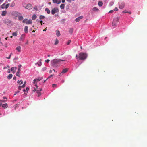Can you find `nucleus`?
<instances>
[{
    "label": "nucleus",
    "mask_w": 147,
    "mask_h": 147,
    "mask_svg": "<svg viewBox=\"0 0 147 147\" xmlns=\"http://www.w3.org/2000/svg\"><path fill=\"white\" fill-rule=\"evenodd\" d=\"M65 61V60H61L59 59H54L51 61V66L54 67H57L59 66L60 65V62L61 61Z\"/></svg>",
    "instance_id": "obj_1"
},
{
    "label": "nucleus",
    "mask_w": 147,
    "mask_h": 147,
    "mask_svg": "<svg viewBox=\"0 0 147 147\" xmlns=\"http://www.w3.org/2000/svg\"><path fill=\"white\" fill-rule=\"evenodd\" d=\"M76 57L77 59H79V60H84L87 58V55L86 53L81 52L79 53L78 55H76Z\"/></svg>",
    "instance_id": "obj_2"
},
{
    "label": "nucleus",
    "mask_w": 147,
    "mask_h": 147,
    "mask_svg": "<svg viewBox=\"0 0 147 147\" xmlns=\"http://www.w3.org/2000/svg\"><path fill=\"white\" fill-rule=\"evenodd\" d=\"M120 19V17H116L115 18L113 21L112 22V25L114 26H116L117 23L119 22Z\"/></svg>",
    "instance_id": "obj_3"
},
{
    "label": "nucleus",
    "mask_w": 147,
    "mask_h": 147,
    "mask_svg": "<svg viewBox=\"0 0 147 147\" xmlns=\"http://www.w3.org/2000/svg\"><path fill=\"white\" fill-rule=\"evenodd\" d=\"M32 20L31 19L28 20L27 19H25L23 20V22L26 24H31L32 23Z\"/></svg>",
    "instance_id": "obj_4"
},
{
    "label": "nucleus",
    "mask_w": 147,
    "mask_h": 147,
    "mask_svg": "<svg viewBox=\"0 0 147 147\" xmlns=\"http://www.w3.org/2000/svg\"><path fill=\"white\" fill-rule=\"evenodd\" d=\"M35 86H36V88H34L35 91H36L37 93H40V92L42 90V89L40 88L39 90H38V87L37 86L36 84H35Z\"/></svg>",
    "instance_id": "obj_5"
},
{
    "label": "nucleus",
    "mask_w": 147,
    "mask_h": 147,
    "mask_svg": "<svg viewBox=\"0 0 147 147\" xmlns=\"http://www.w3.org/2000/svg\"><path fill=\"white\" fill-rule=\"evenodd\" d=\"M58 12V9H57L55 8H53L51 11V13L52 15H54L56 12Z\"/></svg>",
    "instance_id": "obj_6"
},
{
    "label": "nucleus",
    "mask_w": 147,
    "mask_h": 147,
    "mask_svg": "<svg viewBox=\"0 0 147 147\" xmlns=\"http://www.w3.org/2000/svg\"><path fill=\"white\" fill-rule=\"evenodd\" d=\"M32 6L30 4H28L26 6V8L28 9H31L32 8Z\"/></svg>",
    "instance_id": "obj_7"
},
{
    "label": "nucleus",
    "mask_w": 147,
    "mask_h": 147,
    "mask_svg": "<svg viewBox=\"0 0 147 147\" xmlns=\"http://www.w3.org/2000/svg\"><path fill=\"white\" fill-rule=\"evenodd\" d=\"M83 17L82 16H81L78 17L75 20V21H76V22H79L81 19L83 18Z\"/></svg>",
    "instance_id": "obj_8"
},
{
    "label": "nucleus",
    "mask_w": 147,
    "mask_h": 147,
    "mask_svg": "<svg viewBox=\"0 0 147 147\" xmlns=\"http://www.w3.org/2000/svg\"><path fill=\"white\" fill-rule=\"evenodd\" d=\"M42 78H43L42 77H41V78H36V79H34V84L35 85V84H36V81H39L40 80H41L42 79Z\"/></svg>",
    "instance_id": "obj_9"
},
{
    "label": "nucleus",
    "mask_w": 147,
    "mask_h": 147,
    "mask_svg": "<svg viewBox=\"0 0 147 147\" xmlns=\"http://www.w3.org/2000/svg\"><path fill=\"white\" fill-rule=\"evenodd\" d=\"M54 3L59 4L61 3V0H52Z\"/></svg>",
    "instance_id": "obj_10"
},
{
    "label": "nucleus",
    "mask_w": 147,
    "mask_h": 147,
    "mask_svg": "<svg viewBox=\"0 0 147 147\" xmlns=\"http://www.w3.org/2000/svg\"><path fill=\"white\" fill-rule=\"evenodd\" d=\"M68 69L67 68H65L63 69V70L61 72L60 74L59 75V76L61 75V74H64L66 73L68 71Z\"/></svg>",
    "instance_id": "obj_11"
},
{
    "label": "nucleus",
    "mask_w": 147,
    "mask_h": 147,
    "mask_svg": "<svg viewBox=\"0 0 147 147\" xmlns=\"http://www.w3.org/2000/svg\"><path fill=\"white\" fill-rule=\"evenodd\" d=\"M124 2H122L119 5V8L121 9L124 8Z\"/></svg>",
    "instance_id": "obj_12"
},
{
    "label": "nucleus",
    "mask_w": 147,
    "mask_h": 147,
    "mask_svg": "<svg viewBox=\"0 0 147 147\" xmlns=\"http://www.w3.org/2000/svg\"><path fill=\"white\" fill-rule=\"evenodd\" d=\"M17 67H12L11 68V71L13 73H14L16 72V71L17 69Z\"/></svg>",
    "instance_id": "obj_13"
},
{
    "label": "nucleus",
    "mask_w": 147,
    "mask_h": 147,
    "mask_svg": "<svg viewBox=\"0 0 147 147\" xmlns=\"http://www.w3.org/2000/svg\"><path fill=\"white\" fill-rule=\"evenodd\" d=\"M25 36V34H22L20 37V41H23V40Z\"/></svg>",
    "instance_id": "obj_14"
},
{
    "label": "nucleus",
    "mask_w": 147,
    "mask_h": 147,
    "mask_svg": "<svg viewBox=\"0 0 147 147\" xmlns=\"http://www.w3.org/2000/svg\"><path fill=\"white\" fill-rule=\"evenodd\" d=\"M28 26H25L24 28V31L25 33H27L28 32Z\"/></svg>",
    "instance_id": "obj_15"
},
{
    "label": "nucleus",
    "mask_w": 147,
    "mask_h": 147,
    "mask_svg": "<svg viewBox=\"0 0 147 147\" xmlns=\"http://www.w3.org/2000/svg\"><path fill=\"white\" fill-rule=\"evenodd\" d=\"M7 13V11H3L1 13V15L2 16H5Z\"/></svg>",
    "instance_id": "obj_16"
},
{
    "label": "nucleus",
    "mask_w": 147,
    "mask_h": 147,
    "mask_svg": "<svg viewBox=\"0 0 147 147\" xmlns=\"http://www.w3.org/2000/svg\"><path fill=\"white\" fill-rule=\"evenodd\" d=\"M56 35L58 37L59 36L61 35V34L60 31L59 30H56Z\"/></svg>",
    "instance_id": "obj_17"
},
{
    "label": "nucleus",
    "mask_w": 147,
    "mask_h": 147,
    "mask_svg": "<svg viewBox=\"0 0 147 147\" xmlns=\"http://www.w3.org/2000/svg\"><path fill=\"white\" fill-rule=\"evenodd\" d=\"M17 83L18 84H19L20 85L22 84L23 83V80H20V81L18 80L17 82Z\"/></svg>",
    "instance_id": "obj_18"
},
{
    "label": "nucleus",
    "mask_w": 147,
    "mask_h": 147,
    "mask_svg": "<svg viewBox=\"0 0 147 147\" xmlns=\"http://www.w3.org/2000/svg\"><path fill=\"white\" fill-rule=\"evenodd\" d=\"M2 107L4 108H7L8 107V105L7 103L3 104L2 105Z\"/></svg>",
    "instance_id": "obj_19"
},
{
    "label": "nucleus",
    "mask_w": 147,
    "mask_h": 147,
    "mask_svg": "<svg viewBox=\"0 0 147 147\" xmlns=\"http://www.w3.org/2000/svg\"><path fill=\"white\" fill-rule=\"evenodd\" d=\"M37 64H38V65L39 66H40L42 65L41 60V59L40 60L38 61V62L37 63Z\"/></svg>",
    "instance_id": "obj_20"
},
{
    "label": "nucleus",
    "mask_w": 147,
    "mask_h": 147,
    "mask_svg": "<svg viewBox=\"0 0 147 147\" xmlns=\"http://www.w3.org/2000/svg\"><path fill=\"white\" fill-rule=\"evenodd\" d=\"M13 75L12 74H10L7 76V78L9 79H11Z\"/></svg>",
    "instance_id": "obj_21"
},
{
    "label": "nucleus",
    "mask_w": 147,
    "mask_h": 147,
    "mask_svg": "<svg viewBox=\"0 0 147 147\" xmlns=\"http://www.w3.org/2000/svg\"><path fill=\"white\" fill-rule=\"evenodd\" d=\"M37 18L36 15L35 14H34L32 15V19L33 20H35Z\"/></svg>",
    "instance_id": "obj_22"
},
{
    "label": "nucleus",
    "mask_w": 147,
    "mask_h": 147,
    "mask_svg": "<svg viewBox=\"0 0 147 147\" xmlns=\"http://www.w3.org/2000/svg\"><path fill=\"white\" fill-rule=\"evenodd\" d=\"M45 11L47 12V13L50 14V11L48 8H46L45 9Z\"/></svg>",
    "instance_id": "obj_23"
},
{
    "label": "nucleus",
    "mask_w": 147,
    "mask_h": 147,
    "mask_svg": "<svg viewBox=\"0 0 147 147\" xmlns=\"http://www.w3.org/2000/svg\"><path fill=\"white\" fill-rule=\"evenodd\" d=\"M16 50H18L19 52L21 51V47L20 46H18L16 48Z\"/></svg>",
    "instance_id": "obj_24"
},
{
    "label": "nucleus",
    "mask_w": 147,
    "mask_h": 147,
    "mask_svg": "<svg viewBox=\"0 0 147 147\" xmlns=\"http://www.w3.org/2000/svg\"><path fill=\"white\" fill-rule=\"evenodd\" d=\"M65 5L64 4H61L60 6V7L61 9H64L65 8Z\"/></svg>",
    "instance_id": "obj_25"
},
{
    "label": "nucleus",
    "mask_w": 147,
    "mask_h": 147,
    "mask_svg": "<svg viewBox=\"0 0 147 147\" xmlns=\"http://www.w3.org/2000/svg\"><path fill=\"white\" fill-rule=\"evenodd\" d=\"M103 5V3L102 1H99L98 3V5L100 6H102Z\"/></svg>",
    "instance_id": "obj_26"
},
{
    "label": "nucleus",
    "mask_w": 147,
    "mask_h": 147,
    "mask_svg": "<svg viewBox=\"0 0 147 147\" xmlns=\"http://www.w3.org/2000/svg\"><path fill=\"white\" fill-rule=\"evenodd\" d=\"M69 32L70 33L72 34L73 32V29L72 28H70Z\"/></svg>",
    "instance_id": "obj_27"
},
{
    "label": "nucleus",
    "mask_w": 147,
    "mask_h": 147,
    "mask_svg": "<svg viewBox=\"0 0 147 147\" xmlns=\"http://www.w3.org/2000/svg\"><path fill=\"white\" fill-rule=\"evenodd\" d=\"M23 18V17L22 16H19L18 17V19L20 20H22Z\"/></svg>",
    "instance_id": "obj_28"
},
{
    "label": "nucleus",
    "mask_w": 147,
    "mask_h": 147,
    "mask_svg": "<svg viewBox=\"0 0 147 147\" xmlns=\"http://www.w3.org/2000/svg\"><path fill=\"white\" fill-rule=\"evenodd\" d=\"M15 3L14 2H13L11 4V6L13 7L15 6Z\"/></svg>",
    "instance_id": "obj_29"
},
{
    "label": "nucleus",
    "mask_w": 147,
    "mask_h": 147,
    "mask_svg": "<svg viewBox=\"0 0 147 147\" xmlns=\"http://www.w3.org/2000/svg\"><path fill=\"white\" fill-rule=\"evenodd\" d=\"M58 42H59L58 40L57 39H56L55 40V43L54 44L55 45H57L58 43Z\"/></svg>",
    "instance_id": "obj_30"
},
{
    "label": "nucleus",
    "mask_w": 147,
    "mask_h": 147,
    "mask_svg": "<svg viewBox=\"0 0 147 147\" xmlns=\"http://www.w3.org/2000/svg\"><path fill=\"white\" fill-rule=\"evenodd\" d=\"M45 18V16H44L41 15L40 16L39 18L40 19H43Z\"/></svg>",
    "instance_id": "obj_31"
},
{
    "label": "nucleus",
    "mask_w": 147,
    "mask_h": 147,
    "mask_svg": "<svg viewBox=\"0 0 147 147\" xmlns=\"http://www.w3.org/2000/svg\"><path fill=\"white\" fill-rule=\"evenodd\" d=\"M93 9L94 11H97L98 10V9L96 7H94Z\"/></svg>",
    "instance_id": "obj_32"
},
{
    "label": "nucleus",
    "mask_w": 147,
    "mask_h": 147,
    "mask_svg": "<svg viewBox=\"0 0 147 147\" xmlns=\"http://www.w3.org/2000/svg\"><path fill=\"white\" fill-rule=\"evenodd\" d=\"M17 32H13L12 33V35L13 36H16L17 35Z\"/></svg>",
    "instance_id": "obj_33"
},
{
    "label": "nucleus",
    "mask_w": 147,
    "mask_h": 147,
    "mask_svg": "<svg viewBox=\"0 0 147 147\" xmlns=\"http://www.w3.org/2000/svg\"><path fill=\"white\" fill-rule=\"evenodd\" d=\"M9 3H8V4H6L5 5V8L6 9H7L8 7H9Z\"/></svg>",
    "instance_id": "obj_34"
},
{
    "label": "nucleus",
    "mask_w": 147,
    "mask_h": 147,
    "mask_svg": "<svg viewBox=\"0 0 147 147\" xmlns=\"http://www.w3.org/2000/svg\"><path fill=\"white\" fill-rule=\"evenodd\" d=\"M12 54V53H11L10 55H9V56L8 57H6V58L8 59H9L11 57V55Z\"/></svg>",
    "instance_id": "obj_35"
},
{
    "label": "nucleus",
    "mask_w": 147,
    "mask_h": 147,
    "mask_svg": "<svg viewBox=\"0 0 147 147\" xmlns=\"http://www.w3.org/2000/svg\"><path fill=\"white\" fill-rule=\"evenodd\" d=\"M52 87H57V85L55 84H53L52 85Z\"/></svg>",
    "instance_id": "obj_36"
},
{
    "label": "nucleus",
    "mask_w": 147,
    "mask_h": 147,
    "mask_svg": "<svg viewBox=\"0 0 147 147\" xmlns=\"http://www.w3.org/2000/svg\"><path fill=\"white\" fill-rule=\"evenodd\" d=\"M71 42V40H69L67 42V45H69V44Z\"/></svg>",
    "instance_id": "obj_37"
},
{
    "label": "nucleus",
    "mask_w": 147,
    "mask_h": 147,
    "mask_svg": "<svg viewBox=\"0 0 147 147\" xmlns=\"http://www.w3.org/2000/svg\"><path fill=\"white\" fill-rule=\"evenodd\" d=\"M5 3H4L3 4L1 5V8H2V9H4V6H5Z\"/></svg>",
    "instance_id": "obj_38"
},
{
    "label": "nucleus",
    "mask_w": 147,
    "mask_h": 147,
    "mask_svg": "<svg viewBox=\"0 0 147 147\" xmlns=\"http://www.w3.org/2000/svg\"><path fill=\"white\" fill-rule=\"evenodd\" d=\"M16 75L17 76H18L19 77L20 76V72H17L16 74Z\"/></svg>",
    "instance_id": "obj_39"
},
{
    "label": "nucleus",
    "mask_w": 147,
    "mask_h": 147,
    "mask_svg": "<svg viewBox=\"0 0 147 147\" xmlns=\"http://www.w3.org/2000/svg\"><path fill=\"white\" fill-rule=\"evenodd\" d=\"M53 76V75L52 74H51V75L49 76L46 79V80H47L48 79L50 78H51V77H52Z\"/></svg>",
    "instance_id": "obj_40"
},
{
    "label": "nucleus",
    "mask_w": 147,
    "mask_h": 147,
    "mask_svg": "<svg viewBox=\"0 0 147 147\" xmlns=\"http://www.w3.org/2000/svg\"><path fill=\"white\" fill-rule=\"evenodd\" d=\"M114 10L116 11H118V9L117 7H115L114 9Z\"/></svg>",
    "instance_id": "obj_41"
},
{
    "label": "nucleus",
    "mask_w": 147,
    "mask_h": 147,
    "mask_svg": "<svg viewBox=\"0 0 147 147\" xmlns=\"http://www.w3.org/2000/svg\"><path fill=\"white\" fill-rule=\"evenodd\" d=\"M50 60L49 59H47L45 60V62L47 63H48L49 62Z\"/></svg>",
    "instance_id": "obj_42"
},
{
    "label": "nucleus",
    "mask_w": 147,
    "mask_h": 147,
    "mask_svg": "<svg viewBox=\"0 0 147 147\" xmlns=\"http://www.w3.org/2000/svg\"><path fill=\"white\" fill-rule=\"evenodd\" d=\"M22 88H24L25 86V84H24L22 86H20Z\"/></svg>",
    "instance_id": "obj_43"
},
{
    "label": "nucleus",
    "mask_w": 147,
    "mask_h": 147,
    "mask_svg": "<svg viewBox=\"0 0 147 147\" xmlns=\"http://www.w3.org/2000/svg\"><path fill=\"white\" fill-rule=\"evenodd\" d=\"M34 9L36 10H38L37 7L36 6H35V7H34Z\"/></svg>",
    "instance_id": "obj_44"
},
{
    "label": "nucleus",
    "mask_w": 147,
    "mask_h": 147,
    "mask_svg": "<svg viewBox=\"0 0 147 147\" xmlns=\"http://www.w3.org/2000/svg\"><path fill=\"white\" fill-rule=\"evenodd\" d=\"M26 90L27 92H28V91L29 90V88L28 87H26Z\"/></svg>",
    "instance_id": "obj_45"
},
{
    "label": "nucleus",
    "mask_w": 147,
    "mask_h": 147,
    "mask_svg": "<svg viewBox=\"0 0 147 147\" xmlns=\"http://www.w3.org/2000/svg\"><path fill=\"white\" fill-rule=\"evenodd\" d=\"M21 86H19V87H18V89L19 90V91H20L21 90Z\"/></svg>",
    "instance_id": "obj_46"
},
{
    "label": "nucleus",
    "mask_w": 147,
    "mask_h": 147,
    "mask_svg": "<svg viewBox=\"0 0 147 147\" xmlns=\"http://www.w3.org/2000/svg\"><path fill=\"white\" fill-rule=\"evenodd\" d=\"M22 65L21 64H20L18 66V68H20L21 67Z\"/></svg>",
    "instance_id": "obj_47"
},
{
    "label": "nucleus",
    "mask_w": 147,
    "mask_h": 147,
    "mask_svg": "<svg viewBox=\"0 0 147 147\" xmlns=\"http://www.w3.org/2000/svg\"><path fill=\"white\" fill-rule=\"evenodd\" d=\"M40 22L41 23V25H42V22H43L42 21V20H40Z\"/></svg>",
    "instance_id": "obj_48"
},
{
    "label": "nucleus",
    "mask_w": 147,
    "mask_h": 147,
    "mask_svg": "<svg viewBox=\"0 0 147 147\" xmlns=\"http://www.w3.org/2000/svg\"><path fill=\"white\" fill-rule=\"evenodd\" d=\"M128 12L126 11V10L124 11H123V13H127Z\"/></svg>",
    "instance_id": "obj_49"
},
{
    "label": "nucleus",
    "mask_w": 147,
    "mask_h": 147,
    "mask_svg": "<svg viewBox=\"0 0 147 147\" xmlns=\"http://www.w3.org/2000/svg\"><path fill=\"white\" fill-rule=\"evenodd\" d=\"M18 58L17 57H16L14 59V60H18Z\"/></svg>",
    "instance_id": "obj_50"
},
{
    "label": "nucleus",
    "mask_w": 147,
    "mask_h": 147,
    "mask_svg": "<svg viewBox=\"0 0 147 147\" xmlns=\"http://www.w3.org/2000/svg\"><path fill=\"white\" fill-rule=\"evenodd\" d=\"M38 97H39V96H40L41 95V93L40 92V93H38Z\"/></svg>",
    "instance_id": "obj_51"
},
{
    "label": "nucleus",
    "mask_w": 147,
    "mask_h": 147,
    "mask_svg": "<svg viewBox=\"0 0 147 147\" xmlns=\"http://www.w3.org/2000/svg\"><path fill=\"white\" fill-rule=\"evenodd\" d=\"M114 11L113 10H111L110 11H109V13H111L112 12H113V11Z\"/></svg>",
    "instance_id": "obj_52"
},
{
    "label": "nucleus",
    "mask_w": 147,
    "mask_h": 147,
    "mask_svg": "<svg viewBox=\"0 0 147 147\" xmlns=\"http://www.w3.org/2000/svg\"><path fill=\"white\" fill-rule=\"evenodd\" d=\"M20 68H18V71L17 72H20Z\"/></svg>",
    "instance_id": "obj_53"
},
{
    "label": "nucleus",
    "mask_w": 147,
    "mask_h": 147,
    "mask_svg": "<svg viewBox=\"0 0 147 147\" xmlns=\"http://www.w3.org/2000/svg\"><path fill=\"white\" fill-rule=\"evenodd\" d=\"M2 102H5V101H5V100H0Z\"/></svg>",
    "instance_id": "obj_54"
},
{
    "label": "nucleus",
    "mask_w": 147,
    "mask_h": 147,
    "mask_svg": "<svg viewBox=\"0 0 147 147\" xmlns=\"http://www.w3.org/2000/svg\"><path fill=\"white\" fill-rule=\"evenodd\" d=\"M67 1L69 2H71V0H67Z\"/></svg>",
    "instance_id": "obj_55"
},
{
    "label": "nucleus",
    "mask_w": 147,
    "mask_h": 147,
    "mask_svg": "<svg viewBox=\"0 0 147 147\" xmlns=\"http://www.w3.org/2000/svg\"><path fill=\"white\" fill-rule=\"evenodd\" d=\"M19 92H20V91H16V92H15V93H16V94H17V93H19Z\"/></svg>",
    "instance_id": "obj_56"
},
{
    "label": "nucleus",
    "mask_w": 147,
    "mask_h": 147,
    "mask_svg": "<svg viewBox=\"0 0 147 147\" xmlns=\"http://www.w3.org/2000/svg\"><path fill=\"white\" fill-rule=\"evenodd\" d=\"M65 0H62V2L63 3H64L65 2Z\"/></svg>",
    "instance_id": "obj_57"
},
{
    "label": "nucleus",
    "mask_w": 147,
    "mask_h": 147,
    "mask_svg": "<svg viewBox=\"0 0 147 147\" xmlns=\"http://www.w3.org/2000/svg\"><path fill=\"white\" fill-rule=\"evenodd\" d=\"M3 99H7V98L6 97H3Z\"/></svg>",
    "instance_id": "obj_58"
},
{
    "label": "nucleus",
    "mask_w": 147,
    "mask_h": 147,
    "mask_svg": "<svg viewBox=\"0 0 147 147\" xmlns=\"http://www.w3.org/2000/svg\"><path fill=\"white\" fill-rule=\"evenodd\" d=\"M8 72L9 73H10V71L9 69H8Z\"/></svg>",
    "instance_id": "obj_59"
},
{
    "label": "nucleus",
    "mask_w": 147,
    "mask_h": 147,
    "mask_svg": "<svg viewBox=\"0 0 147 147\" xmlns=\"http://www.w3.org/2000/svg\"><path fill=\"white\" fill-rule=\"evenodd\" d=\"M13 13H16V14H17V13H18V12H17L14 11V12H13Z\"/></svg>",
    "instance_id": "obj_60"
},
{
    "label": "nucleus",
    "mask_w": 147,
    "mask_h": 147,
    "mask_svg": "<svg viewBox=\"0 0 147 147\" xmlns=\"http://www.w3.org/2000/svg\"><path fill=\"white\" fill-rule=\"evenodd\" d=\"M52 72V71L51 70H50V71H49V73H51Z\"/></svg>",
    "instance_id": "obj_61"
},
{
    "label": "nucleus",
    "mask_w": 147,
    "mask_h": 147,
    "mask_svg": "<svg viewBox=\"0 0 147 147\" xmlns=\"http://www.w3.org/2000/svg\"><path fill=\"white\" fill-rule=\"evenodd\" d=\"M7 67H4V68H3V69H7Z\"/></svg>",
    "instance_id": "obj_62"
},
{
    "label": "nucleus",
    "mask_w": 147,
    "mask_h": 147,
    "mask_svg": "<svg viewBox=\"0 0 147 147\" xmlns=\"http://www.w3.org/2000/svg\"><path fill=\"white\" fill-rule=\"evenodd\" d=\"M23 91L24 92H26V90H25V89H24V90H23Z\"/></svg>",
    "instance_id": "obj_63"
},
{
    "label": "nucleus",
    "mask_w": 147,
    "mask_h": 147,
    "mask_svg": "<svg viewBox=\"0 0 147 147\" xmlns=\"http://www.w3.org/2000/svg\"><path fill=\"white\" fill-rule=\"evenodd\" d=\"M13 79L15 80L16 79V77H14L13 78Z\"/></svg>",
    "instance_id": "obj_64"
}]
</instances>
